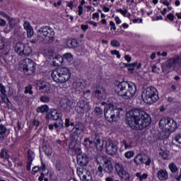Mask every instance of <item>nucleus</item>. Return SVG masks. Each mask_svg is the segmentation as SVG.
<instances>
[{"mask_svg": "<svg viewBox=\"0 0 181 181\" xmlns=\"http://www.w3.org/2000/svg\"><path fill=\"white\" fill-rule=\"evenodd\" d=\"M47 166V165H46V163L41 161V166L39 167V169H40V170H42V172H45Z\"/></svg>", "mask_w": 181, "mask_h": 181, "instance_id": "51", "label": "nucleus"}, {"mask_svg": "<svg viewBox=\"0 0 181 181\" xmlns=\"http://www.w3.org/2000/svg\"><path fill=\"white\" fill-rule=\"evenodd\" d=\"M5 49V38L0 36V50Z\"/></svg>", "mask_w": 181, "mask_h": 181, "instance_id": "48", "label": "nucleus"}, {"mask_svg": "<svg viewBox=\"0 0 181 181\" xmlns=\"http://www.w3.org/2000/svg\"><path fill=\"white\" fill-rule=\"evenodd\" d=\"M82 177L83 181H93V177H91L90 173L87 175H83Z\"/></svg>", "mask_w": 181, "mask_h": 181, "instance_id": "44", "label": "nucleus"}, {"mask_svg": "<svg viewBox=\"0 0 181 181\" xmlns=\"http://www.w3.org/2000/svg\"><path fill=\"white\" fill-rule=\"evenodd\" d=\"M64 127V123H63V120L60 119L59 122H56L54 124V128H55V129L57 130H60L62 129V128H63Z\"/></svg>", "mask_w": 181, "mask_h": 181, "instance_id": "37", "label": "nucleus"}, {"mask_svg": "<svg viewBox=\"0 0 181 181\" xmlns=\"http://www.w3.org/2000/svg\"><path fill=\"white\" fill-rule=\"evenodd\" d=\"M81 29L83 30V32H86L88 29V25L83 24L81 25Z\"/></svg>", "mask_w": 181, "mask_h": 181, "instance_id": "63", "label": "nucleus"}, {"mask_svg": "<svg viewBox=\"0 0 181 181\" xmlns=\"http://www.w3.org/2000/svg\"><path fill=\"white\" fill-rule=\"evenodd\" d=\"M0 97L3 101V103H6L9 98H8V96L6 95V93H5L4 95H0Z\"/></svg>", "mask_w": 181, "mask_h": 181, "instance_id": "54", "label": "nucleus"}, {"mask_svg": "<svg viewBox=\"0 0 181 181\" xmlns=\"http://www.w3.org/2000/svg\"><path fill=\"white\" fill-rule=\"evenodd\" d=\"M0 93L1 95H5V94H6V87L1 83H0Z\"/></svg>", "mask_w": 181, "mask_h": 181, "instance_id": "46", "label": "nucleus"}, {"mask_svg": "<svg viewBox=\"0 0 181 181\" xmlns=\"http://www.w3.org/2000/svg\"><path fill=\"white\" fill-rule=\"evenodd\" d=\"M159 70H160V69L158 68V66H156V65H153L152 66V71H153V73H159Z\"/></svg>", "mask_w": 181, "mask_h": 181, "instance_id": "59", "label": "nucleus"}, {"mask_svg": "<svg viewBox=\"0 0 181 181\" xmlns=\"http://www.w3.org/2000/svg\"><path fill=\"white\" fill-rule=\"evenodd\" d=\"M126 119L132 129L141 131L151 125V115L140 109H132L127 113Z\"/></svg>", "mask_w": 181, "mask_h": 181, "instance_id": "1", "label": "nucleus"}, {"mask_svg": "<svg viewBox=\"0 0 181 181\" xmlns=\"http://www.w3.org/2000/svg\"><path fill=\"white\" fill-rule=\"evenodd\" d=\"M72 86L74 93H76V94L83 93V88H84L83 83L76 81H74Z\"/></svg>", "mask_w": 181, "mask_h": 181, "instance_id": "20", "label": "nucleus"}, {"mask_svg": "<svg viewBox=\"0 0 181 181\" xmlns=\"http://www.w3.org/2000/svg\"><path fill=\"white\" fill-rule=\"evenodd\" d=\"M39 90L42 91V93H50V84L47 82L42 81L39 86Z\"/></svg>", "mask_w": 181, "mask_h": 181, "instance_id": "23", "label": "nucleus"}, {"mask_svg": "<svg viewBox=\"0 0 181 181\" xmlns=\"http://www.w3.org/2000/svg\"><path fill=\"white\" fill-rule=\"evenodd\" d=\"M159 155L160 156H161L163 160H168V159L169 158V153L168 151L160 150L159 152Z\"/></svg>", "mask_w": 181, "mask_h": 181, "instance_id": "33", "label": "nucleus"}, {"mask_svg": "<svg viewBox=\"0 0 181 181\" xmlns=\"http://www.w3.org/2000/svg\"><path fill=\"white\" fill-rule=\"evenodd\" d=\"M134 162L137 166L139 165H144V163H145V161H144V156H142V154L136 155L134 158Z\"/></svg>", "mask_w": 181, "mask_h": 181, "instance_id": "24", "label": "nucleus"}, {"mask_svg": "<svg viewBox=\"0 0 181 181\" xmlns=\"http://www.w3.org/2000/svg\"><path fill=\"white\" fill-rule=\"evenodd\" d=\"M167 18L169 19V21H173L175 19V16H173L172 13H169L167 15Z\"/></svg>", "mask_w": 181, "mask_h": 181, "instance_id": "62", "label": "nucleus"}, {"mask_svg": "<svg viewBox=\"0 0 181 181\" xmlns=\"http://www.w3.org/2000/svg\"><path fill=\"white\" fill-rule=\"evenodd\" d=\"M0 16H2L3 18H5L6 19H8L9 16H8V14H6V13L4 12V11H0Z\"/></svg>", "mask_w": 181, "mask_h": 181, "instance_id": "61", "label": "nucleus"}, {"mask_svg": "<svg viewBox=\"0 0 181 181\" xmlns=\"http://www.w3.org/2000/svg\"><path fill=\"white\" fill-rule=\"evenodd\" d=\"M103 172L108 175H112L114 173V165H112V158L107 156H103Z\"/></svg>", "mask_w": 181, "mask_h": 181, "instance_id": "12", "label": "nucleus"}, {"mask_svg": "<svg viewBox=\"0 0 181 181\" xmlns=\"http://www.w3.org/2000/svg\"><path fill=\"white\" fill-rule=\"evenodd\" d=\"M168 169L170 171V176L173 177V179H175L177 180V175H179V168L175 164V163H170L168 165Z\"/></svg>", "mask_w": 181, "mask_h": 181, "instance_id": "16", "label": "nucleus"}, {"mask_svg": "<svg viewBox=\"0 0 181 181\" xmlns=\"http://www.w3.org/2000/svg\"><path fill=\"white\" fill-rule=\"evenodd\" d=\"M122 146H124L125 149H132V142L128 141L127 140H123L121 141Z\"/></svg>", "mask_w": 181, "mask_h": 181, "instance_id": "31", "label": "nucleus"}, {"mask_svg": "<svg viewBox=\"0 0 181 181\" xmlns=\"http://www.w3.org/2000/svg\"><path fill=\"white\" fill-rule=\"evenodd\" d=\"M33 159H35V153L31 150L28 151V161L26 169L27 170H30V166H32V163L33 162Z\"/></svg>", "mask_w": 181, "mask_h": 181, "instance_id": "21", "label": "nucleus"}, {"mask_svg": "<svg viewBox=\"0 0 181 181\" xmlns=\"http://www.w3.org/2000/svg\"><path fill=\"white\" fill-rule=\"evenodd\" d=\"M110 28V30H117V27L115 26V23L114 21H110L109 23Z\"/></svg>", "mask_w": 181, "mask_h": 181, "instance_id": "55", "label": "nucleus"}, {"mask_svg": "<svg viewBox=\"0 0 181 181\" xmlns=\"http://www.w3.org/2000/svg\"><path fill=\"white\" fill-rule=\"evenodd\" d=\"M37 112L43 114L45 112H49V106L47 105H42L39 106L36 109Z\"/></svg>", "mask_w": 181, "mask_h": 181, "instance_id": "29", "label": "nucleus"}, {"mask_svg": "<svg viewBox=\"0 0 181 181\" xmlns=\"http://www.w3.org/2000/svg\"><path fill=\"white\" fill-rule=\"evenodd\" d=\"M105 148L107 155L114 156V155H117L118 152V142L109 139L105 141Z\"/></svg>", "mask_w": 181, "mask_h": 181, "instance_id": "11", "label": "nucleus"}, {"mask_svg": "<svg viewBox=\"0 0 181 181\" xmlns=\"http://www.w3.org/2000/svg\"><path fill=\"white\" fill-rule=\"evenodd\" d=\"M157 177L160 181H166L169 179V173L166 169H160L157 172Z\"/></svg>", "mask_w": 181, "mask_h": 181, "instance_id": "17", "label": "nucleus"}, {"mask_svg": "<svg viewBox=\"0 0 181 181\" xmlns=\"http://www.w3.org/2000/svg\"><path fill=\"white\" fill-rule=\"evenodd\" d=\"M37 37L46 40L48 43L54 41V30L49 26H42L39 28L37 33Z\"/></svg>", "mask_w": 181, "mask_h": 181, "instance_id": "6", "label": "nucleus"}, {"mask_svg": "<svg viewBox=\"0 0 181 181\" xmlns=\"http://www.w3.org/2000/svg\"><path fill=\"white\" fill-rule=\"evenodd\" d=\"M110 53L112 56L114 55L117 56V59H121V54H119V51L117 49H114V50H112Z\"/></svg>", "mask_w": 181, "mask_h": 181, "instance_id": "49", "label": "nucleus"}, {"mask_svg": "<svg viewBox=\"0 0 181 181\" xmlns=\"http://www.w3.org/2000/svg\"><path fill=\"white\" fill-rule=\"evenodd\" d=\"M43 151H44L46 155H47V156H50V155H52V149L51 148H47L46 147H44Z\"/></svg>", "mask_w": 181, "mask_h": 181, "instance_id": "52", "label": "nucleus"}, {"mask_svg": "<svg viewBox=\"0 0 181 181\" xmlns=\"http://www.w3.org/2000/svg\"><path fill=\"white\" fill-rule=\"evenodd\" d=\"M136 62L127 64V70H129V71H134V70H135V67H136Z\"/></svg>", "mask_w": 181, "mask_h": 181, "instance_id": "43", "label": "nucleus"}, {"mask_svg": "<svg viewBox=\"0 0 181 181\" xmlns=\"http://www.w3.org/2000/svg\"><path fill=\"white\" fill-rule=\"evenodd\" d=\"M21 68L23 69V71L27 73V74H33L36 70V64L33 62V60L26 58L23 59L21 65Z\"/></svg>", "mask_w": 181, "mask_h": 181, "instance_id": "9", "label": "nucleus"}, {"mask_svg": "<svg viewBox=\"0 0 181 181\" xmlns=\"http://www.w3.org/2000/svg\"><path fill=\"white\" fill-rule=\"evenodd\" d=\"M115 91L124 100H129L135 95L136 93V85L131 81H123L119 82L118 81L115 83Z\"/></svg>", "mask_w": 181, "mask_h": 181, "instance_id": "2", "label": "nucleus"}, {"mask_svg": "<svg viewBox=\"0 0 181 181\" xmlns=\"http://www.w3.org/2000/svg\"><path fill=\"white\" fill-rule=\"evenodd\" d=\"M96 174L98 175V176H99V177H103V176H104V166L99 165L98 167Z\"/></svg>", "mask_w": 181, "mask_h": 181, "instance_id": "38", "label": "nucleus"}, {"mask_svg": "<svg viewBox=\"0 0 181 181\" xmlns=\"http://www.w3.org/2000/svg\"><path fill=\"white\" fill-rule=\"evenodd\" d=\"M116 12H119V13H121V15H123V16H125V15H127V13H128V10H122L121 8L117 9L116 11Z\"/></svg>", "mask_w": 181, "mask_h": 181, "instance_id": "53", "label": "nucleus"}, {"mask_svg": "<svg viewBox=\"0 0 181 181\" xmlns=\"http://www.w3.org/2000/svg\"><path fill=\"white\" fill-rule=\"evenodd\" d=\"M67 45L70 48L76 47V40H69Z\"/></svg>", "mask_w": 181, "mask_h": 181, "instance_id": "50", "label": "nucleus"}, {"mask_svg": "<svg viewBox=\"0 0 181 181\" xmlns=\"http://www.w3.org/2000/svg\"><path fill=\"white\" fill-rule=\"evenodd\" d=\"M33 125L35 127H39V125H40V122L36 119H34L33 120Z\"/></svg>", "mask_w": 181, "mask_h": 181, "instance_id": "58", "label": "nucleus"}, {"mask_svg": "<svg viewBox=\"0 0 181 181\" xmlns=\"http://www.w3.org/2000/svg\"><path fill=\"white\" fill-rule=\"evenodd\" d=\"M60 105L63 110L65 111H70L71 110V105H73V103L69 99H62L60 101Z\"/></svg>", "mask_w": 181, "mask_h": 181, "instance_id": "19", "label": "nucleus"}, {"mask_svg": "<svg viewBox=\"0 0 181 181\" xmlns=\"http://www.w3.org/2000/svg\"><path fill=\"white\" fill-rule=\"evenodd\" d=\"M25 94H30V95H32V94H33V91H32V86L30 85V86L25 87Z\"/></svg>", "mask_w": 181, "mask_h": 181, "instance_id": "47", "label": "nucleus"}, {"mask_svg": "<svg viewBox=\"0 0 181 181\" xmlns=\"http://www.w3.org/2000/svg\"><path fill=\"white\" fill-rule=\"evenodd\" d=\"M74 122L70 121V119H65V127L66 128H69V127H74Z\"/></svg>", "mask_w": 181, "mask_h": 181, "instance_id": "45", "label": "nucleus"}, {"mask_svg": "<svg viewBox=\"0 0 181 181\" xmlns=\"http://www.w3.org/2000/svg\"><path fill=\"white\" fill-rule=\"evenodd\" d=\"M175 139L176 142H178V144H181V136L180 135H177V136H175Z\"/></svg>", "mask_w": 181, "mask_h": 181, "instance_id": "64", "label": "nucleus"}, {"mask_svg": "<svg viewBox=\"0 0 181 181\" xmlns=\"http://www.w3.org/2000/svg\"><path fill=\"white\" fill-rule=\"evenodd\" d=\"M115 168L119 177H122V179H124V180H129L131 176L129 175V173H128V172L124 170V167L122 164H120L119 163H117L115 165Z\"/></svg>", "mask_w": 181, "mask_h": 181, "instance_id": "13", "label": "nucleus"}, {"mask_svg": "<svg viewBox=\"0 0 181 181\" xmlns=\"http://www.w3.org/2000/svg\"><path fill=\"white\" fill-rule=\"evenodd\" d=\"M84 11V9L83 8V6H81V5H79L78 6V15L79 16H81L83 15V11Z\"/></svg>", "mask_w": 181, "mask_h": 181, "instance_id": "56", "label": "nucleus"}, {"mask_svg": "<svg viewBox=\"0 0 181 181\" xmlns=\"http://www.w3.org/2000/svg\"><path fill=\"white\" fill-rule=\"evenodd\" d=\"M47 119H50L51 121H58V119H62V112L57 109H50L46 115Z\"/></svg>", "mask_w": 181, "mask_h": 181, "instance_id": "14", "label": "nucleus"}, {"mask_svg": "<svg viewBox=\"0 0 181 181\" xmlns=\"http://www.w3.org/2000/svg\"><path fill=\"white\" fill-rule=\"evenodd\" d=\"M136 177H139L140 181H144L145 179H148V174L144 173L143 175L141 174V173H136Z\"/></svg>", "mask_w": 181, "mask_h": 181, "instance_id": "40", "label": "nucleus"}, {"mask_svg": "<svg viewBox=\"0 0 181 181\" xmlns=\"http://www.w3.org/2000/svg\"><path fill=\"white\" fill-rule=\"evenodd\" d=\"M76 108H80L82 111H86L88 108V103L84 100H79L77 103Z\"/></svg>", "mask_w": 181, "mask_h": 181, "instance_id": "25", "label": "nucleus"}, {"mask_svg": "<svg viewBox=\"0 0 181 181\" xmlns=\"http://www.w3.org/2000/svg\"><path fill=\"white\" fill-rule=\"evenodd\" d=\"M76 160L80 166H87L88 165V156L86 154L77 156Z\"/></svg>", "mask_w": 181, "mask_h": 181, "instance_id": "18", "label": "nucleus"}, {"mask_svg": "<svg viewBox=\"0 0 181 181\" xmlns=\"http://www.w3.org/2000/svg\"><path fill=\"white\" fill-rule=\"evenodd\" d=\"M40 101H41V103H44V104H47V103H50V97L46 95H42L40 98Z\"/></svg>", "mask_w": 181, "mask_h": 181, "instance_id": "39", "label": "nucleus"}, {"mask_svg": "<svg viewBox=\"0 0 181 181\" xmlns=\"http://www.w3.org/2000/svg\"><path fill=\"white\" fill-rule=\"evenodd\" d=\"M0 26H1L2 28L6 26V21L0 18Z\"/></svg>", "mask_w": 181, "mask_h": 181, "instance_id": "60", "label": "nucleus"}, {"mask_svg": "<svg viewBox=\"0 0 181 181\" xmlns=\"http://www.w3.org/2000/svg\"><path fill=\"white\" fill-rule=\"evenodd\" d=\"M63 64V57L60 56L55 57L52 59L53 66H62Z\"/></svg>", "mask_w": 181, "mask_h": 181, "instance_id": "28", "label": "nucleus"}, {"mask_svg": "<svg viewBox=\"0 0 181 181\" xmlns=\"http://www.w3.org/2000/svg\"><path fill=\"white\" fill-rule=\"evenodd\" d=\"M160 127H163L165 129H167L169 132H175L177 128V124L175 119L172 118H163L159 122Z\"/></svg>", "mask_w": 181, "mask_h": 181, "instance_id": "8", "label": "nucleus"}, {"mask_svg": "<svg viewBox=\"0 0 181 181\" xmlns=\"http://www.w3.org/2000/svg\"><path fill=\"white\" fill-rule=\"evenodd\" d=\"M110 45H111V46H112V47H119V46H121L119 41H118L117 40H112L110 41Z\"/></svg>", "mask_w": 181, "mask_h": 181, "instance_id": "42", "label": "nucleus"}, {"mask_svg": "<svg viewBox=\"0 0 181 181\" xmlns=\"http://www.w3.org/2000/svg\"><path fill=\"white\" fill-rule=\"evenodd\" d=\"M141 98L146 104H153L159 100V95H158V90L155 87L150 86L146 88L141 93Z\"/></svg>", "mask_w": 181, "mask_h": 181, "instance_id": "5", "label": "nucleus"}, {"mask_svg": "<svg viewBox=\"0 0 181 181\" xmlns=\"http://www.w3.org/2000/svg\"><path fill=\"white\" fill-rule=\"evenodd\" d=\"M51 77L55 83H66L70 80L71 74H70V69L66 67H59L52 71Z\"/></svg>", "mask_w": 181, "mask_h": 181, "instance_id": "3", "label": "nucleus"}, {"mask_svg": "<svg viewBox=\"0 0 181 181\" xmlns=\"http://www.w3.org/2000/svg\"><path fill=\"white\" fill-rule=\"evenodd\" d=\"M15 52L18 56H30L32 47L26 44L18 42L15 46Z\"/></svg>", "mask_w": 181, "mask_h": 181, "instance_id": "10", "label": "nucleus"}, {"mask_svg": "<svg viewBox=\"0 0 181 181\" xmlns=\"http://www.w3.org/2000/svg\"><path fill=\"white\" fill-rule=\"evenodd\" d=\"M6 127L4 124H0V140L4 141L5 139V136L6 135Z\"/></svg>", "mask_w": 181, "mask_h": 181, "instance_id": "27", "label": "nucleus"}, {"mask_svg": "<svg viewBox=\"0 0 181 181\" xmlns=\"http://www.w3.org/2000/svg\"><path fill=\"white\" fill-rule=\"evenodd\" d=\"M101 105H104V115L106 121L114 122L117 121V118L119 117V109L116 107L112 103H107L102 102Z\"/></svg>", "mask_w": 181, "mask_h": 181, "instance_id": "4", "label": "nucleus"}, {"mask_svg": "<svg viewBox=\"0 0 181 181\" xmlns=\"http://www.w3.org/2000/svg\"><path fill=\"white\" fill-rule=\"evenodd\" d=\"M23 28L27 32L28 37H32V36H33L34 32L32 25H30V23L28 21L24 22Z\"/></svg>", "mask_w": 181, "mask_h": 181, "instance_id": "22", "label": "nucleus"}, {"mask_svg": "<svg viewBox=\"0 0 181 181\" xmlns=\"http://www.w3.org/2000/svg\"><path fill=\"white\" fill-rule=\"evenodd\" d=\"M8 20V28H10L11 29H13V28L16 26V20L11 17H9Z\"/></svg>", "mask_w": 181, "mask_h": 181, "instance_id": "35", "label": "nucleus"}, {"mask_svg": "<svg viewBox=\"0 0 181 181\" xmlns=\"http://www.w3.org/2000/svg\"><path fill=\"white\" fill-rule=\"evenodd\" d=\"M93 96L95 97L98 100H103V97H104V91L97 89L93 92Z\"/></svg>", "mask_w": 181, "mask_h": 181, "instance_id": "30", "label": "nucleus"}, {"mask_svg": "<svg viewBox=\"0 0 181 181\" xmlns=\"http://www.w3.org/2000/svg\"><path fill=\"white\" fill-rule=\"evenodd\" d=\"M172 67H181V54L174 58L169 59L161 65L163 73L165 74L170 73Z\"/></svg>", "mask_w": 181, "mask_h": 181, "instance_id": "7", "label": "nucleus"}, {"mask_svg": "<svg viewBox=\"0 0 181 181\" xmlns=\"http://www.w3.org/2000/svg\"><path fill=\"white\" fill-rule=\"evenodd\" d=\"M86 129V126L81 122H77L71 129L72 134L74 136H80L84 130Z\"/></svg>", "mask_w": 181, "mask_h": 181, "instance_id": "15", "label": "nucleus"}, {"mask_svg": "<svg viewBox=\"0 0 181 181\" xmlns=\"http://www.w3.org/2000/svg\"><path fill=\"white\" fill-rule=\"evenodd\" d=\"M95 115L98 118H101L103 117V109L100 107H96L94 110Z\"/></svg>", "mask_w": 181, "mask_h": 181, "instance_id": "36", "label": "nucleus"}, {"mask_svg": "<svg viewBox=\"0 0 181 181\" xmlns=\"http://www.w3.org/2000/svg\"><path fill=\"white\" fill-rule=\"evenodd\" d=\"M93 142L95 143L96 148H103V146H104V141H101L100 136H98L97 134H95V139Z\"/></svg>", "mask_w": 181, "mask_h": 181, "instance_id": "26", "label": "nucleus"}, {"mask_svg": "<svg viewBox=\"0 0 181 181\" xmlns=\"http://www.w3.org/2000/svg\"><path fill=\"white\" fill-rule=\"evenodd\" d=\"M75 152L77 155V156H79V155H83V152L81 151V148L77 147L75 148Z\"/></svg>", "mask_w": 181, "mask_h": 181, "instance_id": "57", "label": "nucleus"}, {"mask_svg": "<svg viewBox=\"0 0 181 181\" xmlns=\"http://www.w3.org/2000/svg\"><path fill=\"white\" fill-rule=\"evenodd\" d=\"M63 60H66L69 63H71L73 62V54L71 53H66L63 55Z\"/></svg>", "mask_w": 181, "mask_h": 181, "instance_id": "34", "label": "nucleus"}, {"mask_svg": "<svg viewBox=\"0 0 181 181\" xmlns=\"http://www.w3.org/2000/svg\"><path fill=\"white\" fill-rule=\"evenodd\" d=\"M134 155H135V153L133 151H129L124 153V157L127 159H131V158H134Z\"/></svg>", "mask_w": 181, "mask_h": 181, "instance_id": "41", "label": "nucleus"}, {"mask_svg": "<svg viewBox=\"0 0 181 181\" xmlns=\"http://www.w3.org/2000/svg\"><path fill=\"white\" fill-rule=\"evenodd\" d=\"M1 159H8L9 158V154L8 153V150L6 148H2L0 151Z\"/></svg>", "mask_w": 181, "mask_h": 181, "instance_id": "32", "label": "nucleus"}]
</instances>
